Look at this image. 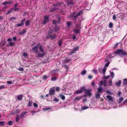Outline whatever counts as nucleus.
<instances>
[{
    "label": "nucleus",
    "mask_w": 127,
    "mask_h": 127,
    "mask_svg": "<svg viewBox=\"0 0 127 127\" xmlns=\"http://www.w3.org/2000/svg\"><path fill=\"white\" fill-rule=\"evenodd\" d=\"M39 49L40 52L42 53H43L44 52V50L42 48V46L41 45H40L39 47Z\"/></svg>",
    "instance_id": "nucleus-21"
},
{
    "label": "nucleus",
    "mask_w": 127,
    "mask_h": 127,
    "mask_svg": "<svg viewBox=\"0 0 127 127\" xmlns=\"http://www.w3.org/2000/svg\"><path fill=\"white\" fill-rule=\"evenodd\" d=\"M23 96L22 95H19L17 97V99L19 100H22L23 97Z\"/></svg>",
    "instance_id": "nucleus-14"
},
{
    "label": "nucleus",
    "mask_w": 127,
    "mask_h": 127,
    "mask_svg": "<svg viewBox=\"0 0 127 127\" xmlns=\"http://www.w3.org/2000/svg\"><path fill=\"white\" fill-rule=\"evenodd\" d=\"M53 29L50 27L46 36L47 38H50L51 40H53L56 38L57 35L56 34L53 33Z\"/></svg>",
    "instance_id": "nucleus-1"
},
{
    "label": "nucleus",
    "mask_w": 127,
    "mask_h": 127,
    "mask_svg": "<svg viewBox=\"0 0 127 127\" xmlns=\"http://www.w3.org/2000/svg\"><path fill=\"white\" fill-rule=\"evenodd\" d=\"M6 124V122L5 121H0V126H4V124Z\"/></svg>",
    "instance_id": "nucleus-26"
},
{
    "label": "nucleus",
    "mask_w": 127,
    "mask_h": 127,
    "mask_svg": "<svg viewBox=\"0 0 127 127\" xmlns=\"http://www.w3.org/2000/svg\"><path fill=\"white\" fill-rule=\"evenodd\" d=\"M84 92L85 93V94L84 95V97H86L88 96L89 97H91L92 93L89 90L86 89L85 88L84 89Z\"/></svg>",
    "instance_id": "nucleus-3"
},
{
    "label": "nucleus",
    "mask_w": 127,
    "mask_h": 127,
    "mask_svg": "<svg viewBox=\"0 0 127 127\" xmlns=\"http://www.w3.org/2000/svg\"><path fill=\"white\" fill-rule=\"evenodd\" d=\"M25 26H27L29 25L30 24V20H28L27 21H26L25 22Z\"/></svg>",
    "instance_id": "nucleus-28"
},
{
    "label": "nucleus",
    "mask_w": 127,
    "mask_h": 127,
    "mask_svg": "<svg viewBox=\"0 0 127 127\" xmlns=\"http://www.w3.org/2000/svg\"><path fill=\"white\" fill-rule=\"evenodd\" d=\"M106 100L109 101H112L113 100L112 97L110 95H106Z\"/></svg>",
    "instance_id": "nucleus-11"
},
{
    "label": "nucleus",
    "mask_w": 127,
    "mask_h": 127,
    "mask_svg": "<svg viewBox=\"0 0 127 127\" xmlns=\"http://www.w3.org/2000/svg\"><path fill=\"white\" fill-rule=\"evenodd\" d=\"M89 107L86 106H82L81 107L82 110H83L88 108Z\"/></svg>",
    "instance_id": "nucleus-35"
},
{
    "label": "nucleus",
    "mask_w": 127,
    "mask_h": 127,
    "mask_svg": "<svg viewBox=\"0 0 127 127\" xmlns=\"http://www.w3.org/2000/svg\"><path fill=\"white\" fill-rule=\"evenodd\" d=\"M49 77V76H48L46 75H44L42 76V78L43 80H45Z\"/></svg>",
    "instance_id": "nucleus-13"
},
{
    "label": "nucleus",
    "mask_w": 127,
    "mask_h": 127,
    "mask_svg": "<svg viewBox=\"0 0 127 127\" xmlns=\"http://www.w3.org/2000/svg\"><path fill=\"white\" fill-rule=\"evenodd\" d=\"M7 4H12L13 2V1L12 0H10L9 1H7Z\"/></svg>",
    "instance_id": "nucleus-49"
},
{
    "label": "nucleus",
    "mask_w": 127,
    "mask_h": 127,
    "mask_svg": "<svg viewBox=\"0 0 127 127\" xmlns=\"http://www.w3.org/2000/svg\"><path fill=\"white\" fill-rule=\"evenodd\" d=\"M88 78L89 79H91L93 78V77L91 75H90L88 76Z\"/></svg>",
    "instance_id": "nucleus-59"
},
{
    "label": "nucleus",
    "mask_w": 127,
    "mask_h": 127,
    "mask_svg": "<svg viewBox=\"0 0 127 127\" xmlns=\"http://www.w3.org/2000/svg\"><path fill=\"white\" fill-rule=\"evenodd\" d=\"M57 21L55 20H53L52 21V23L54 25L55 27H57Z\"/></svg>",
    "instance_id": "nucleus-29"
},
{
    "label": "nucleus",
    "mask_w": 127,
    "mask_h": 127,
    "mask_svg": "<svg viewBox=\"0 0 127 127\" xmlns=\"http://www.w3.org/2000/svg\"><path fill=\"white\" fill-rule=\"evenodd\" d=\"M27 113V112H24L21 113L20 115V118L23 117Z\"/></svg>",
    "instance_id": "nucleus-16"
},
{
    "label": "nucleus",
    "mask_w": 127,
    "mask_h": 127,
    "mask_svg": "<svg viewBox=\"0 0 127 127\" xmlns=\"http://www.w3.org/2000/svg\"><path fill=\"white\" fill-rule=\"evenodd\" d=\"M74 4V3L73 1V0H70L67 1V4L68 5H73Z\"/></svg>",
    "instance_id": "nucleus-15"
},
{
    "label": "nucleus",
    "mask_w": 127,
    "mask_h": 127,
    "mask_svg": "<svg viewBox=\"0 0 127 127\" xmlns=\"http://www.w3.org/2000/svg\"><path fill=\"white\" fill-rule=\"evenodd\" d=\"M110 76L112 77V78H113L114 76V74L113 72H110Z\"/></svg>",
    "instance_id": "nucleus-53"
},
{
    "label": "nucleus",
    "mask_w": 127,
    "mask_h": 127,
    "mask_svg": "<svg viewBox=\"0 0 127 127\" xmlns=\"http://www.w3.org/2000/svg\"><path fill=\"white\" fill-rule=\"evenodd\" d=\"M44 54H42L41 53H39L37 55V57L38 58L43 57V56L44 55Z\"/></svg>",
    "instance_id": "nucleus-23"
},
{
    "label": "nucleus",
    "mask_w": 127,
    "mask_h": 127,
    "mask_svg": "<svg viewBox=\"0 0 127 127\" xmlns=\"http://www.w3.org/2000/svg\"><path fill=\"white\" fill-rule=\"evenodd\" d=\"M55 89L56 91L57 92H59L60 90V88L58 86L56 87Z\"/></svg>",
    "instance_id": "nucleus-45"
},
{
    "label": "nucleus",
    "mask_w": 127,
    "mask_h": 127,
    "mask_svg": "<svg viewBox=\"0 0 127 127\" xmlns=\"http://www.w3.org/2000/svg\"><path fill=\"white\" fill-rule=\"evenodd\" d=\"M85 86H83L80 88V89L79 90H77L75 92L74 94H79L82 93L83 91H84V89H85Z\"/></svg>",
    "instance_id": "nucleus-4"
},
{
    "label": "nucleus",
    "mask_w": 127,
    "mask_h": 127,
    "mask_svg": "<svg viewBox=\"0 0 127 127\" xmlns=\"http://www.w3.org/2000/svg\"><path fill=\"white\" fill-rule=\"evenodd\" d=\"M14 44V43H13V42H11L9 43L8 44H7V46H9V45L10 46H13Z\"/></svg>",
    "instance_id": "nucleus-36"
},
{
    "label": "nucleus",
    "mask_w": 127,
    "mask_h": 127,
    "mask_svg": "<svg viewBox=\"0 0 127 127\" xmlns=\"http://www.w3.org/2000/svg\"><path fill=\"white\" fill-rule=\"evenodd\" d=\"M55 87H53L50 89L49 94L52 95L54 94L55 92Z\"/></svg>",
    "instance_id": "nucleus-6"
},
{
    "label": "nucleus",
    "mask_w": 127,
    "mask_h": 127,
    "mask_svg": "<svg viewBox=\"0 0 127 127\" xmlns=\"http://www.w3.org/2000/svg\"><path fill=\"white\" fill-rule=\"evenodd\" d=\"M102 90V87L98 88L97 90L98 92L99 93L101 92Z\"/></svg>",
    "instance_id": "nucleus-25"
},
{
    "label": "nucleus",
    "mask_w": 127,
    "mask_h": 127,
    "mask_svg": "<svg viewBox=\"0 0 127 127\" xmlns=\"http://www.w3.org/2000/svg\"><path fill=\"white\" fill-rule=\"evenodd\" d=\"M57 77L56 76L52 77L51 78V80L52 81H55L57 79Z\"/></svg>",
    "instance_id": "nucleus-32"
},
{
    "label": "nucleus",
    "mask_w": 127,
    "mask_h": 127,
    "mask_svg": "<svg viewBox=\"0 0 127 127\" xmlns=\"http://www.w3.org/2000/svg\"><path fill=\"white\" fill-rule=\"evenodd\" d=\"M19 120V116L18 115H17L16 118H15V120L17 122H18Z\"/></svg>",
    "instance_id": "nucleus-37"
},
{
    "label": "nucleus",
    "mask_w": 127,
    "mask_h": 127,
    "mask_svg": "<svg viewBox=\"0 0 127 127\" xmlns=\"http://www.w3.org/2000/svg\"><path fill=\"white\" fill-rule=\"evenodd\" d=\"M48 21L47 20L44 19L42 21V24H43L45 25V24Z\"/></svg>",
    "instance_id": "nucleus-46"
},
{
    "label": "nucleus",
    "mask_w": 127,
    "mask_h": 127,
    "mask_svg": "<svg viewBox=\"0 0 127 127\" xmlns=\"http://www.w3.org/2000/svg\"><path fill=\"white\" fill-rule=\"evenodd\" d=\"M71 60H72L70 59H66L65 60L63 61L62 64L63 65L65 64L70 62Z\"/></svg>",
    "instance_id": "nucleus-9"
},
{
    "label": "nucleus",
    "mask_w": 127,
    "mask_h": 127,
    "mask_svg": "<svg viewBox=\"0 0 127 127\" xmlns=\"http://www.w3.org/2000/svg\"><path fill=\"white\" fill-rule=\"evenodd\" d=\"M110 77V76L108 75L107 76H104V77H103V79H105L106 80L108 79Z\"/></svg>",
    "instance_id": "nucleus-54"
},
{
    "label": "nucleus",
    "mask_w": 127,
    "mask_h": 127,
    "mask_svg": "<svg viewBox=\"0 0 127 127\" xmlns=\"http://www.w3.org/2000/svg\"><path fill=\"white\" fill-rule=\"evenodd\" d=\"M112 81L111 80V79H110L109 81V82L108 83V85L109 86H112Z\"/></svg>",
    "instance_id": "nucleus-42"
},
{
    "label": "nucleus",
    "mask_w": 127,
    "mask_h": 127,
    "mask_svg": "<svg viewBox=\"0 0 127 127\" xmlns=\"http://www.w3.org/2000/svg\"><path fill=\"white\" fill-rule=\"evenodd\" d=\"M87 71L86 70H84L82 71L81 72V74L82 75H84L86 74V73Z\"/></svg>",
    "instance_id": "nucleus-34"
},
{
    "label": "nucleus",
    "mask_w": 127,
    "mask_h": 127,
    "mask_svg": "<svg viewBox=\"0 0 127 127\" xmlns=\"http://www.w3.org/2000/svg\"><path fill=\"white\" fill-rule=\"evenodd\" d=\"M123 100V97H122L120 98L119 100V103H120Z\"/></svg>",
    "instance_id": "nucleus-47"
},
{
    "label": "nucleus",
    "mask_w": 127,
    "mask_h": 127,
    "mask_svg": "<svg viewBox=\"0 0 127 127\" xmlns=\"http://www.w3.org/2000/svg\"><path fill=\"white\" fill-rule=\"evenodd\" d=\"M5 88V86L4 85L0 86V90L4 89Z\"/></svg>",
    "instance_id": "nucleus-51"
},
{
    "label": "nucleus",
    "mask_w": 127,
    "mask_h": 127,
    "mask_svg": "<svg viewBox=\"0 0 127 127\" xmlns=\"http://www.w3.org/2000/svg\"><path fill=\"white\" fill-rule=\"evenodd\" d=\"M26 20V19L24 18L22 19L21 21V23L20 24H16V26L17 27H20L24 25V23Z\"/></svg>",
    "instance_id": "nucleus-5"
},
{
    "label": "nucleus",
    "mask_w": 127,
    "mask_h": 127,
    "mask_svg": "<svg viewBox=\"0 0 127 127\" xmlns=\"http://www.w3.org/2000/svg\"><path fill=\"white\" fill-rule=\"evenodd\" d=\"M74 53V52L72 51V52H69V54H68V56H69L70 55H71L72 54H73Z\"/></svg>",
    "instance_id": "nucleus-63"
},
{
    "label": "nucleus",
    "mask_w": 127,
    "mask_h": 127,
    "mask_svg": "<svg viewBox=\"0 0 127 127\" xmlns=\"http://www.w3.org/2000/svg\"><path fill=\"white\" fill-rule=\"evenodd\" d=\"M64 4V2H60L57 4L58 5H61Z\"/></svg>",
    "instance_id": "nucleus-57"
},
{
    "label": "nucleus",
    "mask_w": 127,
    "mask_h": 127,
    "mask_svg": "<svg viewBox=\"0 0 127 127\" xmlns=\"http://www.w3.org/2000/svg\"><path fill=\"white\" fill-rule=\"evenodd\" d=\"M18 69L20 71H23L24 70V69L23 67L19 68Z\"/></svg>",
    "instance_id": "nucleus-56"
},
{
    "label": "nucleus",
    "mask_w": 127,
    "mask_h": 127,
    "mask_svg": "<svg viewBox=\"0 0 127 127\" xmlns=\"http://www.w3.org/2000/svg\"><path fill=\"white\" fill-rule=\"evenodd\" d=\"M33 106L36 107H38V105L35 103H34L33 104Z\"/></svg>",
    "instance_id": "nucleus-60"
},
{
    "label": "nucleus",
    "mask_w": 127,
    "mask_h": 127,
    "mask_svg": "<svg viewBox=\"0 0 127 127\" xmlns=\"http://www.w3.org/2000/svg\"><path fill=\"white\" fill-rule=\"evenodd\" d=\"M32 104V101L31 100H29L28 103V106L29 107L31 106Z\"/></svg>",
    "instance_id": "nucleus-17"
},
{
    "label": "nucleus",
    "mask_w": 127,
    "mask_h": 127,
    "mask_svg": "<svg viewBox=\"0 0 127 127\" xmlns=\"http://www.w3.org/2000/svg\"><path fill=\"white\" fill-rule=\"evenodd\" d=\"M20 110L19 109H15L11 111V114L12 115H14L15 114H18L19 113Z\"/></svg>",
    "instance_id": "nucleus-8"
},
{
    "label": "nucleus",
    "mask_w": 127,
    "mask_h": 127,
    "mask_svg": "<svg viewBox=\"0 0 127 127\" xmlns=\"http://www.w3.org/2000/svg\"><path fill=\"white\" fill-rule=\"evenodd\" d=\"M53 100L55 102H57L59 101V99L56 97L54 98Z\"/></svg>",
    "instance_id": "nucleus-39"
},
{
    "label": "nucleus",
    "mask_w": 127,
    "mask_h": 127,
    "mask_svg": "<svg viewBox=\"0 0 127 127\" xmlns=\"http://www.w3.org/2000/svg\"><path fill=\"white\" fill-rule=\"evenodd\" d=\"M79 49L78 47L77 46L73 48V50L74 51H76L78 50Z\"/></svg>",
    "instance_id": "nucleus-38"
},
{
    "label": "nucleus",
    "mask_w": 127,
    "mask_h": 127,
    "mask_svg": "<svg viewBox=\"0 0 127 127\" xmlns=\"http://www.w3.org/2000/svg\"><path fill=\"white\" fill-rule=\"evenodd\" d=\"M115 54H119L120 56H127V52L123 51L122 49H118L115 51L114 53Z\"/></svg>",
    "instance_id": "nucleus-2"
},
{
    "label": "nucleus",
    "mask_w": 127,
    "mask_h": 127,
    "mask_svg": "<svg viewBox=\"0 0 127 127\" xmlns=\"http://www.w3.org/2000/svg\"><path fill=\"white\" fill-rule=\"evenodd\" d=\"M12 124L13 122L12 121H9L8 123L6 124L9 126H11L12 125Z\"/></svg>",
    "instance_id": "nucleus-40"
},
{
    "label": "nucleus",
    "mask_w": 127,
    "mask_h": 127,
    "mask_svg": "<svg viewBox=\"0 0 127 127\" xmlns=\"http://www.w3.org/2000/svg\"><path fill=\"white\" fill-rule=\"evenodd\" d=\"M69 18L70 19H72V20H76L77 18L76 16L75 15H73L72 14H70Z\"/></svg>",
    "instance_id": "nucleus-10"
},
{
    "label": "nucleus",
    "mask_w": 127,
    "mask_h": 127,
    "mask_svg": "<svg viewBox=\"0 0 127 127\" xmlns=\"http://www.w3.org/2000/svg\"><path fill=\"white\" fill-rule=\"evenodd\" d=\"M57 10V9L55 7L51 8L49 10V12H53Z\"/></svg>",
    "instance_id": "nucleus-27"
},
{
    "label": "nucleus",
    "mask_w": 127,
    "mask_h": 127,
    "mask_svg": "<svg viewBox=\"0 0 127 127\" xmlns=\"http://www.w3.org/2000/svg\"><path fill=\"white\" fill-rule=\"evenodd\" d=\"M44 19L45 20H46L49 21V18L47 16H45L44 17Z\"/></svg>",
    "instance_id": "nucleus-43"
},
{
    "label": "nucleus",
    "mask_w": 127,
    "mask_h": 127,
    "mask_svg": "<svg viewBox=\"0 0 127 127\" xmlns=\"http://www.w3.org/2000/svg\"><path fill=\"white\" fill-rule=\"evenodd\" d=\"M60 29V28L58 27H57H57H55L53 29V31L55 32H56L58 31Z\"/></svg>",
    "instance_id": "nucleus-19"
},
{
    "label": "nucleus",
    "mask_w": 127,
    "mask_h": 127,
    "mask_svg": "<svg viewBox=\"0 0 127 127\" xmlns=\"http://www.w3.org/2000/svg\"><path fill=\"white\" fill-rule=\"evenodd\" d=\"M81 97H76V98H75L74 100H79L81 98Z\"/></svg>",
    "instance_id": "nucleus-48"
},
{
    "label": "nucleus",
    "mask_w": 127,
    "mask_h": 127,
    "mask_svg": "<svg viewBox=\"0 0 127 127\" xmlns=\"http://www.w3.org/2000/svg\"><path fill=\"white\" fill-rule=\"evenodd\" d=\"M109 27L112 28L113 27V24L112 23H110L109 24Z\"/></svg>",
    "instance_id": "nucleus-44"
},
{
    "label": "nucleus",
    "mask_w": 127,
    "mask_h": 127,
    "mask_svg": "<svg viewBox=\"0 0 127 127\" xmlns=\"http://www.w3.org/2000/svg\"><path fill=\"white\" fill-rule=\"evenodd\" d=\"M62 40H59L58 42V45L59 46H61L62 44Z\"/></svg>",
    "instance_id": "nucleus-41"
},
{
    "label": "nucleus",
    "mask_w": 127,
    "mask_h": 127,
    "mask_svg": "<svg viewBox=\"0 0 127 127\" xmlns=\"http://www.w3.org/2000/svg\"><path fill=\"white\" fill-rule=\"evenodd\" d=\"M39 45H37L35 47L32 48V50L33 52H34L35 53H38V47Z\"/></svg>",
    "instance_id": "nucleus-7"
},
{
    "label": "nucleus",
    "mask_w": 127,
    "mask_h": 127,
    "mask_svg": "<svg viewBox=\"0 0 127 127\" xmlns=\"http://www.w3.org/2000/svg\"><path fill=\"white\" fill-rule=\"evenodd\" d=\"M117 15L116 16L115 14H114L113 15V19L114 20H116V16H117Z\"/></svg>",
    "instance_id": "nucleus-50"
},
{
    "label": "nucleus",
    "mask_w": 127,
    "mask_h": 127,
    "mask_svg": "<svg viewBox=\"0 0 127 127\" xmlns=\"http://www.w3.org/2000/svg\"><path fill=\"white\" fill-rule=\"evenodd\" d=\"M100 94L99 93H98L96 94L95 96L96 98H100Z\"/></svg>",
    "instance_id": "nucleus-24"
},
{
    "label": "nucleus",
    "mask_w": 127,
    "mask_h": 127,
    "mask_svg": "<svg viewBox=\"0 0 127 127\" xmlns=\"http://www.w3.org/2000/svg\"><path fill=\"white\" fill-rule=\"evenodd\" d=\"M110 63L109 62H108L107 63H106V64H105V67H108V66L109 65V64Z\"/></svg>",
    "instance_id": "nucleus-58"
},
{
    "label": "nucleus",
    "mask_w": 127,
    "mask_h": 127,
    "mask_svg": "<svg viewBox=\"0 0 127 127\" xmlns=\"http://www.w3.org/2000/svg\"><path fill=\"white\" fill-rule=\"evenodd\" d=\"M23 55L25 57H26L28 56V54L27 53L24 52L23 53Z\"/></svg>",
    "instance_id": "nucleus-55"
},
{
    "label": "nucleus",
    "mask_w": 127,
    "mask_h": 127,
    "mask_svg": "<svg viewBox=\"0 0 127 127\" xmlns=\"http://www.w3.org/2000/svg\"><path fill=\"white\" fill-rule=\"evenodd\" d=\"M123 84L124 85H126L127 84V79L125 78L124 79Z\"/></svg>",
    "instance_id": "nucleus-31"
},
{
    "label": "nucleus",
    "mask_w": 127,
    "mask_h": 127,
    "mask_svg": "<svg viewBox=\"0 0 127 127\" xmlns=\"http://www.w3.org/2000/svg\"><path fill=\"white\" fill-rule=\"evenodd\" d=\"M81 13V12H80L78 13L76 15V16L77 18V17L78 16H79L80 15Z\"/></svg>",
    "instance_id": "nucleus-61"
},
{
    "label": "nucleus",
    "mask_w": 127,
    "mask_h": 127,
    "mask_svg": "<svg viewBox=\"0 0 127 127\" xmlns=\"http://www.w3.org/2000/svg\"><path fill=\"white\" fill-rule=\"evenodd\" d=\"M7 83L8 84H11L12 83V81H7Z\"/></svg>",
    "instance_id": "nucleus-64"
},
{
    "label": "nucleus",
    "mask_w": 127,
    "mask_h": 127,
    "mask_svg": "<svg viewBox=\"0 0 127 127\" xmlns=\"http://www.w3.org/2000/svg\"><path fill=\"white\" fill-rule=\"evenodd\" d=\"M74 32H75L76 33H79L80 32V30L79 29H76L74 30Z\"/></svg>",
    "instance_id": "nucleus-30"
},
{
    "label": "nucleus",
    "mask_w": 127,
    "mask_h": 127,
    "mask_svg": "<svg viewBox=\"0 0 127 127\" xmlns=\"http://www.w3.org/2000/svg\"><path fill=\"white\" fill-rule=\"evenodd\" d=\"M26 32V30L25 29H23L21 32H19L18 34L19 35H21L25 33Z\"/></svg>",
    "instance_id": "nucleus-22"
},
{
    "label": "nucleus",
    "mask_w": 127,
    "mask_h": 127,
    "mask_svg": "<svg viewBox=\"0 0 127 127\" xmlns=\"http://www.w3.org/2000/svg\"><path fill=\"white\" fill-rule=\"evenodd\" d=\"M121 81L120 80H119L118 82H116L115 85L117 87L119 86L121 84Z\"/></svg>",
    "instance_id": "nucleus-20"
},
{
    "label": "nucleus",
    "mask_w": 127,
    "mask_h": 127,
    "mask_svg": "<svg viewBox=\"0 0 127 127\" xmlns=\"http://www.w3.org/2000/svg\"><path fill=\"white\" fill-rule=\"evenodd\" d=\"M67 27L69 28L70 27L71 25V23L70 21H68L67 22Z\"/></svg>",
    "instance_id": "nucleus-33"
},
{
    "label": "nucleus",
    "mask_w": 127,
    "mask_h": 127,
    "mask_svg": "<svg viewBox=\"0 0 127 127\" xmlns=\"http://www.w3.org/2000/svg\"><path fill=\"white\" fill-rule=\"evenodd\" d=\"M56 18L58 20L57 23H60L61 22V17L58 15L56 16Z\"/></svg>",
    "instance_id": "nucleus-18"
},
{
    "label": "nucleus",
    "mask_w": 127,
    "mask_h": 127,
    "mask_svg": "<svg viewBox=\"0 0 127 127\" xmlns=\"http://www.w3.org/2000/svg\"><path fill=\"white\" fill-rule=\"evenodd\" d=\"M16 18L15 17H11L10 18V19L9 20H15L16 19Z\"/></svg>",
    "instance_id": "nucleus-62"
},
{
    "label": "nucleus",
    "mask_w": 127,
    "mask_h": 127,
    "mask_svg": "<svg viewBox=\"0 0 127 127\" xmlns=\"http://www.w3.org/2000/svg\"><path fill=\"white\" fill-rule=\"evenodd\" d=\"M103 81H101L100 82H99V86L100 87H102V85L103 84Z\"/></svg>",
    "instance_id": "nucleus-52"
},
{
    "label": "nucleus",
    "mask_w": 127,
    "mask_h": 127,
    "mask_svg": "<svg viewBox=\"0 0 127 127\" xmlns=\"http://www.w3.org/2000/svg\"><path fill=\"white\" fill-rule=\"evenodd\" d=\"M59 96L62 100H64L65 99V97L62 94H60L59 95Z\"/></svg>",
    "instance_id": "nucleus-12"
}]
</instances>
